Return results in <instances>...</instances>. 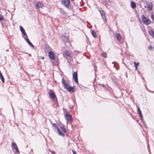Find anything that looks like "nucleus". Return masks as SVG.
Listing matches in <instances>:
<instances>
[{"instance_id":"f257e3e1","label":"nucleus","mask_w":154,"mask_h":154,"mask_svg":"<svg viewBox=\"0 0 154 154\" xmlns=\"http://www.w3.org/2000/svg\"><path fill=\"white\" fill-rule=\"evenodd\" d=\"M20 30L21 32H22V34L23 35H24V36H23V38H24V39L27 41V43L30 45L32 47H34L33 45L29 41L28 39L27 36V35L25 32L24 29L21 26H20Z\"/></svg>"},{"instance_id":"f03ea898","label":"nucleus","mask_w":154,"mask_h":154,"mask_svg":"<svg viewBox=\"0 0 154 154\" xmlns=\"http://www.w3.org/2000/svg\"><path fill=\"white\" fill-rule=\"evenodd\" d=\"M53 125L57 128L58 132V134L59 135L62 136L64 135V133H66V129L63 126H60V129L57 127L55 124H53Z\"/></svg>"},{"instance_id":"7ed1b4c3","label":"nucleus","mask_w":154,"mask_h":154,"mask_svg":"<svg viewBox=\"0 0 154 154\" xmlns=\"http://www.w3.org/2000/svg\"><path fill=\"white\" fill-rule=\"evenodd\" d=\"M49 97L54 102H57V99L56 96L52 91H50L49 93Z\"/></svg>"},{"instance_id":"20e7f679","label":"nucleus","mask_w":154,"mask_h":154,"mask_svg":"<svg viewBox=\"0 0 154 154\" xmlns=\"http://www.w3.org/2000/svg\"><path fill=\"white\" fill-rule=\"evenodd\" d=\"M141 18L144 24L146 25H149L150 23V21L149 19L146 18L144 15L141 16Z\"/></svg>"},{"instance_id":"39448f33","label":"nucleus","mask_w":154,"mask_h":154,"mask_svg":"<svg viewBox=\"0 0 154 154\" xmlns=\"http://www.w3.org/2000/svg\"><path fill=\"white\" fill-rule=\"evenodd\" d=\"M11 145L12 149L14 152L16 154H19V150L16 144L15 143H12Z\"/></svg>"},{"instance_id":"423d86ee","label":"nucleus","mask_w":154,"mask_h":154,"mask_svg":"<svg viewBox=\"0 0 154 154\" xmlns=\"http://www.w3.org/2000/svg\"><path fill=\"white\" fill-rule=\"evenodd\" d=\"M61 3L66 7H68L70 4V2L69 0H62Z\"/></svg>"},{"instance_id":"0eeeda50","label":"nucleus","mask_w":154,"mask_h":154,"mask_svg":"<svg viewBox=\"0 0 154 154\" xmlns=\"http://www.w3.org/2000/svg\"><path fill=\"white\" fill-rule=\"evenodd\" d=\"M49 57L52 59H54L55 58V55L54 52L52 51H51L48 52Z\"/></svg>"},{"instance_id":"6e6552de","label":"nucleus","mask_w":154,"mask_h":154,"mask_svg":"<svg viewBox=\"0 0 154 154\" xmlns=\"http://www.w3.org/2000/svg\"><path fill=\"white\" fill-rule=\"evenodd\" d=\"M146 8L149 10H151L152 9V5L151 2H147Z\"/></svg>"},{"instance_id":"1a4fd4ad","label":"nucleus","mask_w":154,"mask_h":154,"mask_svg":"<svg viewBox=\"0 0 154 154\" xmlns=\"http://www.w3.org/2000/svg\"><path fill=\"white\" fill-rule=\"evenodd\" d=\"M62 83L64 86V88L66 89L69 86V84L64 81L63 79H62Z\"/></svg>"},{"instance_id":"9d476101","label":"nucleus","mask_w":154,"mask_h":154,"mask_svg":"<svg viewBox=\"0 0 154 154\" xmlns=\"http://www.w3.org/2000/svg\"><path fill=\"white\" fill-rule=\"evenodd\" d=\"M42 4L41 2H38L35 5L36 8L38 10H39L40 8H41L43 7Z\"/></svg>"},{"instance_id":"9b49d317","label":"nucleus","mask_w":154,"mask_h":154,"mask_svg":"<svg viewBox=\"0 0 154 154\" xmlns=\"http://www.w3.org/2000/svg\"><path fill=\"white\" fill-rule=\"evenodd\" d=\"M69 92H73L75 91V87L73 86L72 87L69 86L66 89Z\"/></svg>"},{"instance_id":"f8f14e48","label":"nucleus","mask_w":154,"mask_h":154,"mask_svg":"<svg viewBox=\"0 0 154 154\" xmlns=\"http://www.w3.org/2000/svg\"><path fill=\"white\" fill-rule=\"evenodd\" d=\"M73 78L75 82L76 83H78L77 75V74L75 72H74L72 75Z\"/></svg>"},{"instance_id":"ddd939ff","label":"nucleus","mask_w":154,"mask_h":154,"mask_svg":"<svg viewBox=\"0 0 154 154\" xmlns=\"http://www.w3.org/2000/svg\"><path fill=\"white\" fill-rule=\"evenodd\" d=\"M65 117L67 121L68 122H70L71 119V116L70 115H69L68 114H66V115Z\"/></svg>"},{"instance_id":"4468645a","label":"nucleus","mask_w":154,"mask_h":154,"mask_svg":"<svg viewBox=\"0 0 154 154\" xmlns=\"http://www.w3.org/2000/svg\"><path fill=\"white\" fill-rule=\"evenodd\" d=\"M100 13L103 20L104 21L106 20V17L104 12L103 11H100Z\"/></svg>"},{"instance_id":"2eb2a0df","label":"nucleus","mask_w":154,"mask_h":154,"mask_svg":"<svg viewBox=\"0 0 154 154\" xmlns=\"http://www.w3.org/2000/svg\"><path fill=\"white\" fill-rule=\"evenodd\" d=\"M131 6L132 8H135L136 7V4L135 2H131Z\"/></svg>"},{"instance_id":"dca6fc26","label":"nucleus","mask_w":154,"mask_h":154,"mask_svg":"<svg viewBox=\"0 0 154 154\" xmlns=\"http://www.w3.org/2000/svg\"><path fill=\"white\" fill-rule=\"evenodd\" d=\"M116 37L117 39L119 41H120L121 39V35L119 34H117L116 35Z\"/></svg>"},{"instance_id":"f3484780","label":"nucleus","mask_w":154,"mask_h":154,"mask_svg":"<svg viewBox=\"0 0 154 154\" xmlns=\"http://www.w3.org/2000/svg\"><path fill=\"white\" fill-rule=\"evenodd\" d=\"M149 33L153 37H154V32L152 30H150L149 31Z\"/></svg>"},{"instance_id":"a211bd4d","label":"nucleus","mask_w":154,"mask_h":154,"mask_svg":"<svg viewBox=\"0 0 154 154\" xmlns=\"http://www.w3.org/2000/svg\"><path fill=\"white\" fill-rule=\"evenodd\" d=\"M62 38L64 41H67L68 39L67 37L64 35L62 36Z\"/></svg>"},{"instance_id":"6ab92c4d","label":"nucleus","mask_w":154,"mask_h":154,"mask_svg":"<svg viewBox=\"0 0 154 154\" xmlns=\"http://www.w3.org/2000/svg\"><path fill=\"white\" fill-rule=\"evenodd\" d=\"M0 79H1L2 82H4V78L1 73H0Z\"/></svg>"},{"instance_id":"aec40b11","label":"nucleus","mask_w":154,"mask_h":154,"mask_svg":"<svg viewBox=\"0 0 154 154\" xmlns=\"http://www.w3.org/2000/svg\"><path fill=\"white\" fill-rule=\"evenodd\" d=\"M134 66L136 70H137V67L139 64V63L138 62V63H136L135 62H134Z\"/></svg>"},{"instance_id":"412c9836","label":"nucleus","mask_w":154,"mask_h":154,"mask_svg":"<svg viewBox=\"0 0 154 154\" xmlns=\"http://www.w3.org/2000/svg\"><path fill=\"white\" fill-rule=\"evenodd\" d=\"M64 54L67 57H70V56L69 53L67 51H65V52Z\"/></svg>"},{"instance_id":"4be33fe9","label":"nucleus","mask_w":154,"mask_h":154,"mask_svg":"<svg viewBox=\"0 0 154 154\" xmlns=\"http://www.w3.org/2000/svg\"><path fill=\"white\" fill-rule=\"evenodd\" d=\"M102 55L103 57H104V58H106V57H107V54L106 53H103L102 54Z\"/></svg>"},{"instance_id":"5701e85b","label":"nucleus","mask_w":154,"mask_h":154,"mask_svg":"<svg viewBox=\"0 0 154 154\" xmlns=\"http://www.w3.org/2000/svg\"><path fill=\"white\" fill-rule=\"evenodd\" d=\"M92 34L94 37H96L97 35L95 32L94 31H92Z\"/></svg>"},{"instance_id":"b1692460","label":"nucleus","mask_w":154,"mask_h":154,"mask_svg":"<svg viewBox=\"0 0 154 154\" xmlns=\"http://www.w3.org/2000/svg\"><path fill=\"white\" fill-rule=\"evenodd\" d=\"M138 111H139V115H140V116L141 118L142 119V114H141V111H140V109L139 108L138 109Z\"/></svg>"},{"instance_id":"393cba45","label":"nucleus","mask_w":154,"mask_h":154,"mask_svg":"<svg viewBox=\"0 0 154 154\" xmlns=\"http://www.w3.org/2000/svg\"><path fill=\"white\" fill-rule=\"evenodd\" d=\"M3 18L1 14H0V20H3Z\"/></svg>"},{"instance_id":"a878e982","label":"nucleus","mask_w":154,"mask_h":154,"mask_svg":"<svg viewBox=\"0 0 154 154\" xmlns=\"http://www.w3.org/2000/svg\"><path fill=\"white\" fill-rule=\"evenodd\" d=\"M40 57L41 59H43V60L45 59L44 57L43 56H40Z\"/></svg>"},{"instance_id":"bb28decb","label":"nucleus","mask_w":154,"mask_h":154,"mask_svg":"<svg viewBox=\"0 0 154 154\" xmlns=\"http://www.w3.org/2000/svg\"><path fill=\"white\" fill-rule=\"evenodd\" d=\"M152 47L151 46H150L149 47V49H152Z\"/></svg>"},{"instance_id":"cd10ccee","label":"nucleus","mask_w":154,"mask_h":154,"mask_svg":"<svg viewBox=\"0 0 154 154\" xmlns=\"http://www.w3.org/2000/svg\"><path fill=\"white\" fill-rule=\"evenodd\" d=\"M151 18L154 21V16H153V15H152L151 16Z\"/></svg>"},{"instance_id":"c85d7f7f","label":"nucleus","mask_w":154,"mask_h":154,"mask_svg":"<svg viewBox=\"0 0 154 154\" xmlns=\"http://www.w3.org/2000/svg\"><path fill=\"white\" fill-rule=\"evenodd\" d=\"M51 152L53 154H55V152L54 151H51Z\"/></svg>"},{"instance_id":"c756f323","label":"nucleus","mask_w":154,"mask_h":154,"mask_svg":"<svg viewBox=\"0 0 154 154\" xmlns=\"http://www.w3.org/2000/svg\"><path fill=\"white\" fill-rule=\"evenodd\" d=\"M72 152H73V154H76V153L75 152H74V151H73V150H72Z\"/></svg>"},{"instance_id":"7c9ffc66","label":"nucleus","mask_w":154,"mask_h":154,"mask_svg":"<svg viewBox=\"0 0 154 154\" xmlns=\"http://www.w3.org/2000/svg\"><path fill=\"white\" fill-rule=\"evenodd\" d=\"M71 0L73 1L74 0Z\"/></svg>"}]
</instances>
